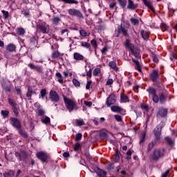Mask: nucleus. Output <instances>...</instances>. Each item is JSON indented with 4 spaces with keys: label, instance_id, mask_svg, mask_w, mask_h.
<instances>
[{
    "label": "nucleus",
    "instance_id": "9b49d317",
    "mask_svg": "<svg viewBox=\"0 0 177 177\" xmlns=\"http://www.w3.org/2000/svg\"><path fill=\"white\" fill-rule=\"evenodd\" d=\"M10 124L14 127V128H16V129H20L21 128V122H20V120H19L16 118H11L10 119Z\"/></svg>",
    "mask_w": 177,
    "mask_h": 177
},
{
    "label": "nucleus",
    "instance_id": "5fc2aeb1",
    "mask_svg": "<svg viewBox=\"0 0 177 177\" xmlns=\"http://www.w3.org/2000/svg\"><path fill=\"white\" fill-rule=\"evenodd\" d=\"M165 139L167 145H172V143H174V140H172L169 137H166Z\"/></svg>",
    "mask_w": 177,
    "mask_h": 177
},
{
    "label": "nucleus",
    "instance_id": "a18cd8bd",
    "mask_svg": "<svg viewBox=\"0 0 177 177\" xmlns=\"http://www.w3.org/2000/svg\"><path fill=\"white\" fill-rule=\"evenodd\" d=\"M76 125L77 127H82V125H85V123H84V120H77Z\"/></svg>",
    "mask_w": 177,
    "mask_h": 177
},
{
    "label": "nucleus",
    "instance_id": "e2e57ef3",
    "mask_svg": "<svg viewBox=\"0 0 177 177\" xmlns=\"http://www.w3.org/2000/svg\"><path fill=\"white\" fill-rule=\"evenodd\" d=\"M80 139H82V134L79 133L76 135L75 140H77L78 142V141H80Z\"/></svg>",
    "mask_w": 177,
    "mask_h": 177
},
{
    "label": "nucleus",
    "instance_id": "de8ad7c7",
    "mask_svg": "<svg viewBox=\"0 0 177 177\" xmlns=\"http://www.w3.org/2000/svg\"><path fill=\"white\" fill-rule=\"evenodd\" d=\"M170 59L172 62H174V59H177V53H171L170 55Z\"/></svg>",
    "mask_w": 177,
    "mask_h": 177
},
{
    "label": "nucleus",
    "instance_id": "7ed1b4c3",
    "mask_svg": "<svg viewBox=\"0 0 177 177\" xmlns=\"http://www.w3.org/2000/svg\"><path fill=\"white\" fill-rule=\"evenodd\" d=\"M64 103L66 104V107L69 110L70 112L73 110H77V104L75 102L70 100L66 97V95H63Z\"/></svg>",
    "mask_w": 177,
    "mask_h": 177
},
{
    "label": "nucleus",
    "instance_id": "864d4df0",
    "mask_svg": "<svg viewBox=\"0 0 177 177\" xmlns=\"http://www.w3.org/2000/svg\"><path fill=\"white\" fill-rule=\"evenodd\" d=\"M73 84L75 86H80L81 83L77 79H73Z\"/></svg>",
    "mask_w": 177,
    "mask_h": 177
},
{
    "label": "nucleus",
    "instance_id": "423d86ee",
    "mask_svg": "<svg viewBox=\"0 0 177 177\" xmlns=\"http://www.w3.org/2000/svg\"><path fill=\"white\" fill-rule=\"evenodd\" d=\"M68 13L70 15V16L77 17L78 19H84V15L80 10H77L75 8H70L68 10Z\"/></svg>",
    "mask_w": 177,
    "mask_h": 177
},
{
    "label": "nucleus",
    "instance_id": "680f3d73",
    "mask_svg": "<svg viewBox=\"0 0 177 177\" xmlns=\"http://www.w3.org/2000/svg\"><path fill=\"white\" fill-rule=\"evenodd\" d=\"M114 118L116 120V121H118V122L122 121V118H121L120 115H115Z\"/></svg>",
    "mask_w": 177,
    "mask_h": 177
},
{
    "label": "nucleus",
    "instance_id": "3c124183",
    "mask_svg": "<svg viewBox=\"0 0 177 177\" xmlns=\"http://www.w3.org/2000/svg\"><path fill=\"white\" fill-rule=\"evenodd\" d=\"M40 95H41V97L44 99V97H45V95H46V89L45 88L41 89L40 91Z\"/></svg>",
    "mask_w": 177,
    "mask_h": 177
},
{
    "label": "nucleus",
    "instance_id": "4c0bfd02",
    "mask_svg": "<svg viewBox=\"0 0 177 177\" xmlns=\"http://www.w3.org/2000/svg\"><path fill=\"white\" fill-rule=\"evenodd\" d=\"M81 45L83 46V48H86V49H89L91 48V44H89L88 42L82 41Z\"/></svg>",
    "mask_w": 177,
    "mask_h": 177
},
{
    "label": "nucleus",
    "instance_id": "f3484780",
    "mask_svg": "<svg viewBox=\"0 0 177 177\" xmlns=\"http://www.w3.org/2000/svg\"><path fill=\"white\" fill-rule=\"evenodd\" d=\"M51 21L54 26H59L62 21V19L59 17H53Z\"/></svg>",
    "mask_w": 177,
    "mask_h": 177
},
{
    "label": "nucleus",
    "instance_id": "338daca9",
    "mask_svg": "<svg viewBox=\"0 0 177 177\" xmlns=\"http://www.w3.org/2000/svg\"><path fill=\"white\" fill-rule=\"evenodd\" d=\"M35 70L38 73H42V67L41 66H37L35 68Z\"/></svg>",
    "mask_w": 177,
    "mask_h": 177
},
{
    "label": "nucleus",
    "instance_id": "37998d69",
    "mask_svg": "<svg viewBox=\"0 0 177 177\" xmlns=\"http://www.w3.org/2000/svg\"><path fill=\"white\" fill-rule=\"evenodd\" d=\"M100 72H101L100 68H97L94 69L93 74L95 76H97V75H99V74H100Z\"/></svg>",
    "mask_w": 177,
    "mask_h": 177
},
{
    "label": "nucleus",
    "instance_id": "f257e3e1",
    "mask_svg": "<svg viewBox=\"0 0 177 177\" xmlns=\"http://www.w3.org/2000/svg\"><path fill=\"white\" fill-rule=\"evenodd\" d=\"M126 49H129L131 53L136 57V59H140V50L137 47H135V45L129 42V39H126L125 41Z\"/></svg>",
    "mask_w": 177,
    "mask_h": 177
},
{
    "label": "nucleus",
    "instance_id": "5701e85b",
    "mask_svg": "<svg viewBox=\"0 0 177 177\" xmlns=\"http://www.w3.org/2000/svg\"><path fill=\"white\" fill-rule=\"evenodd\" d=\"M120 102L121 103H127V102H129V98L125 94L122 93L120 95Z\"/></svg>",
    "mask_w": 177,
    "mask_h": 177
},
{
    "label": "nucleus",
    "instance_id": "69168bd1",
    "mask_svg": "<svg viewBox=\"0 0 177 177\" xmlns=\"http://www.w3.org/2000/svg\"><path fill=\"white\" fill-rule=\"evenodd\" d=\"M113 160L116 162L118 161V160H120V153H116V154H115Z\"/></svg>",
    "mask_w": 177,
    "mask_h": 177
},
{
    "label": "nucleus",
    "instance_id": "412c9836",
    "mask_svg": "<svg viewBox=\"0 0 177 177\" xmlns=\"http://www.w3.org/2000/svg\"><path fill=\"white\" fill-rule=\"evenodd\" d=\"M73 59L75 60H84V55H81L80 53H75L73 54Z\"/></svg>",
    "mask_w": 177,
    "mask_h": 177
},
{
    "label": "nucleus",
    "instance_id": "2eb2a0df",
    "mask_svg": "<svg viewBox=\"0 0 177 177\" xmlns=\"http://www.w3.org/2000/svg\"><path fill=\"white\" fill-rule=\"evenodd\" d=\"M6 50L8 52H16V45L13 44H9L6 46Z\"/></svg>",
    "mask_w": 177,
    "mask_h": 177
},
{
    "label": "nucleus",
    "instance_id": "39448f33",
    "mask_svg": "<svg viewBox=\"0 0 177 177\" xmlns=\"http://www.w3.org/2000/svg\"><path fill=\"white\" fill-rule=\"evenodd\" d=\"M37 30L42 34H48L49 32V25L46 22H42L37 25Z\"/></svg>",
    "mask_w": 177,
    "mask_h": 177
},
{
    "label": "nucleus",
    "instance_id": "c756f323",
    "mask_svg": "<svg viewBox=\"0 0 177 177\" xmlns=\"http://www.w3.org/2000/svg\"><path fill=\"white\" fill-rule=\"evenodd\" d=\"M41 122L46 125L50 124V118L48 116H46L44 118L41 119Z\"/></svg>",
    "mask_w": 177,
    "mask_h": 177
},
{
    "label": "nucleus",
    "instance_id": "09e8293b",
    "mask_svg": "<svg viewBox=\"0 0 177 177\" xmlns=\"http://www.w3.org/2000/svg\"><path fill=\"white\" fill-rule=\"evenodd\" d=\"M80 34L82 37H88V32L85 30H80Z\"/></svg>",
    "mask_w": 177,
    "mask_h": 177
},
{
    "label": "nucleus",
    "instance_id": "f03ea898",
    "mask_svg": "<svg viewBox=\"0 0 177 177\" xmlns=\"http://www.w3.org/2000/svg\"><path fill=\"white\" fill-rule=\"evenodd\" d=\"M165 156V149L164 148H159L155 149L153 151V153L151 156V160L153 161H158L160 158H162Z\"/></svg>",
    "mask_w": 177,
    "mask_h": 177
},
{
    "label": "nucleus",
    "instance_id": "473e14b6",
    "mask_svg": "<svg viewBox=\"0 0 177 177\" xmlns=\"http://www.w3.org/2000/svg\"><path fill=\"white\" fill-rule=\"evenodd\" d=\"M12 111L16 117L19 116V106L17 105L12 106Z\"/></svg>",
    "mask_w": 177,
    "mask_h": 177
},
{
    "label": "nucleus",
    "instance_id": "4468645a",
    "mask_svg": "<svg viewBox=\"0 0 177 177\" xmlns=\"http://www.w3.org/2000/svg\"><path fill=\"white\" fill-rule=\"evenodd\" d=\"M95 172L97 174V175L100 177H104L106 175V171H103L102 169H100L97 167H95L94 169Z\"/></svg>",
    "mask_w": 177,
    "mask_h": 177
},
{
    "label": "nucleus",
    "instance_id": "cd10ccee",
    "mask_svg": "<svg viewBox=\"0 0 177 177\" xmlns=\"http://www.w3.org/2000/svg\"><path fill=\"white\" fill-rule=\"evenodd\" d=\"M17 33L18 35H24V34H26V30L23 28H17Z\"/></svg>",
    "mask_w": 177,
    "mask_h": 177
},
{
    "label": "nucleus",
    "instance_id": "774afa93",
    "mask_svg": "<svg viewBox=\"0 0 177 177\" xmlns=\"http://www.w3.org/2000/svg\"><path fill=\"white\" fill-rule=\"evenodd\" d=\"M168 174H169V169L166 170L165 173L162 174L161 177H167Z\"/></svg>",
    "mask_w": 177,
    "mask_h": 177
},
{
    "label": "nucleus",
    "instance_id": "603ef678",
    "mask_svg": "<svg viewBox=\"0 0 177 177\" xmlns=\"http://www.w3.org/2000/svg\"><path fill=\"white\" fill-rule=\"evenodd\" d=\"M80 149H81V144H80V142H77L75 145L74 150H75V151H78V150H80Z\"/></svg>",
    "mask_w": 177,
    "mask_h": 177
},
{
    "label": "nucleus",
    "instance_id": "a19ab883",
    "mask_svg": "<svg viewBox=\"0 0 177 177\" xmlns=\"http://www.w3.org/2000/svg\"><path fill=\"white\" fill-rule=\"evenodd\" d=\"M26 158H27V153L23 151L21 152V161L26 160Z\"/></svg>",
    "mask_w": 177,
    "mask_h": 177
},
{
    "label": "nucleus",
    "instance_id": "0eeeda50",
    "mask_svg": "<svg viewBox=\"0 0 177 177\" xmlns=\"http://www.w3.org/2000/svg\"><path fill=\"white\" fill-rule=\"evenodd\" d=\"M162 129V123L158 124L153 131V133L155 136V140H160L161 139V131Z\"/></svg>",
    "mask_w": 177,
    "mask_h": 177
},
{
    "label": "nucleus",
    "instance_id": "a878e982",
    "mask_svg": "<svg viewBox=\"0 0 177 177\" xmlns=\"http://www.w3.org/2000/svg\"><path fill=\"white\" fill-rule=\"evenodd\" d=\"M15 172L13 170H10L8 172L3 174V177H12L15 175Z\"/></svg>",
    "mask_w": 177,
    "mask_h": 177
},
{
    "label": "nucleus",
    "instance_id": "2f4dec72",
    "mask_svg": "<svg viewBox=\"0 0 177 177\" xmlns=\"http://www.w3.org/2000/svg\"><path fill=\"white\" fill-rule=\"evenodd\" d=\"M130 21L131 23L133 25V26H138L139 25V19H136V18H131L130 19Z\"/></svg>",
    "mask_w": 177,
    "mask_h": 177
},
{
    "label": "nucleus",
    "instance_id": "aec40b11",
    "mask_svg": "<svg viewBox=\"0 0 177 177\" xmlns=\"http://www.w3.org/2000/svg\"><path fill=\"white\" fill-rule=\"evenodd\" d=\"M111 111H113V113H121V111H122V108H121V106H112L111 107Z\"/></svg>",
    "mask_w": 177,
    "mask_h": 177
},
{
    "label": "nucleus",
    "instance_id": "0e129e2a",
    "mask_svg": "<svg viewBox=\"0 0 177 177\" xmlns=\"http://www.w3.org/2000/svg\"><path fill=\"white\" fill-rule=\"evenodd\" d=\"M37 114L38 115L42 116L45 114V111H44V109H39L37 111Z\"/></svg>",
    "mask_w": 177,
    "mask_h": 177
},
{
    "label": "nucleus",
    "instance_id": "1a4fd4ad",
    "mask_svg": "<svg viewBox=\"0 0 177 177\" xmlns=\"http://www.w3.org/2000/svg\"><path fill=\"white\" fill-rule=\"evenodd\" d=\"M115 102H117V97L112 93L106 98V104L107 107H110V106L115 104Z\"/></svg>",
    "mask_w": 177,
    "mask_h": 177
},
{
    "label": "nucleus",
    "instance_id": "bf43d9fd",
    "mask_svg": "<svg viewBox=\"0 0 177 177\" xmlns=\"http://www.w3.org/2000/svg\"><path fill=\"white\" fill-rule=\"evenodd\" d=\"M15 156L17 158V160H19V161H21V153L19 152H15Z\"/></svg>",
    "mask_w": 177,
    "mask_h": 177
},
{
    "label": "nucleus",
    "instance_id": "c03bdc74",
    "mask_svg": "<svg viewBox=\"0 0 177 177\" xmlns=\"http://www.w3.org/2000/svg\"><path fill=\"white\" fill-rule=\"evenodd\" d=\"M145 139H146V133H143L141 137L140 138V145H142V143L145 142Z\"/></svg>",
    "mask_w": 177,
    "mask_h": 177
},
{
    "label": "nucleus",
    "instance_id": "6e6d98bb",
    "mask_svg": "<svg viewBox=\"0 0 177 177\" xmlns=\"http://www.w3.org/2000/svg\"><path fill=\"white\" fill-rule=\"evenodd\" d=\"M32 93H33L32 89L28 88V93H26L27 97H31Z\"/></svg>",
    "mask_w": 177,
    "mask_h": 177
},
{
    "label": "nucleus",
    "instance_id": "ea45409f",
    "mask_svg": "<svg viewBox=\"0 0 177 177\" xmlns=\"http://www.w3.org/2000/svg\"><path fill=\"white\" fill-rule=\"evenodd\" d=\"M118 2H119L122 8H125L127 6V0H118Z\"/></svg>",
    "mask_w": 177,
    "mask_h": 177
},
{
    "label": "nucleus",
    "instance_id": "79ce46f5",
    "mask_svg": "<svg viewBox=\"0 0 177 177\" xmlns=\"http://www.w3.org/2000/svg\"><path fill=\"white\" fill-rule=\"evenodd\" d=\"M2 88L5 91V92H10V86H9L8 85L3 84Z\"/></svg>",
    "mask_w": 177,
    "mask_h": 177
},
{
    "label": "nucleus",
    "instance_id": "9d476101",
    "mask_svg": "<svg viewBox=\"0 0 177 177\" xmlns=\"http://www.w3.org/2000/svg\"><path fill=\"white\" fill-rule=\"evenodd\" d=\"M36 156L41 162H46L48 160V153L44 151H39L36 153Z\"/></svg>",
    "mask_w": 177,
    "mask_h": 177
},
{
    "label": "nucleus",
    "instance_id": "4be33fe9",
    "mask_svg": "<svg viewBox=\"0 0 177 177\" xmlns=\"http://www.w3.org/2000/svg\"><path fill=\"white\" fill-rule=\"evenodd\" d=\"M157 142H158L157 140H154L153 141H151V142H149L148 145L147 151H151V150H153V147L156 146Z\"/></svg>",
    "mask_w": 177,
    "mask_h": 177
},
{
    "label": "nucleus",
    "instance_id": "8fccbe9b",
    "mask_svg": "<svg viewBox=\"0 0 177 177\" xmlns=\"http://www.w3.org/2000/svg\"><path fill=\"white\" fill-rule=\"evenodd\" d=\"M8 102L12 107H15L16 106H17V104H16V102L10 98L8 99Z\"/></svg>",
    "mask_w": 177,
    "mask_h": 177
},
{
    "label": "nucleus",
    "instance_id": "393cba45",
    "mask_svg": "<svg viewBox=\"0 0 177 177\" xmlns=\"http://www.w3.org/2000/svg\"><path fill=\"white\" fill-rule=\"evenodd\" d=\"M140 34H141L143 39H145V41L149 39V33H147V32H146L143 30H140Z\"/></svg>",
    "mask_w": 177,
    "mask_h": 177
},
{
    "label": "nucleus",
    "instance_id": "20e7f679",
    "mask_svg": "<svg viewBox=\"0 0 177 177\" xmlns=\"http://www.w3.org/2000/svg\"><path fill=\"white\" fill-rule=\"evenodd\" d=\"M128 28H129V24L128 22H124L120 27L118 28V34H122L124 37L128 35Z\"/></svg>",
    "mask_w": 177,
    "mask_h": 177
},
{
    "label": "nucleus",
    "instance_id": "e433bc0d",
    "mask_svg": "<svg viewBox=\"0 0 177 177\" xmlns=\"http://www.w3.org/2000/svg\"><path fill=\"white\" fill-rule=\"evenodd\" d=\"M116 6H117V1L115 0H112L109 4V8L110 9H114V8H115Z\"/></svg>",
    "mask_w": 177,
    "mask_h": 177
},
{
    "label": "nucleus",
    "instance_id": "4d7b16f0",
    "mask_svg": "<svg viewBox=\"0 0 177 177\" xmlns=\"http://www.w3.org/2000/svg\"><path fill=\"white\" fill-rule=\"evenodd\" d=\"M151 57L155 63H158V58L157 57V55H156V54L152 53Z\"/></svg>",
    "mask_w": 177,
    "mask_h": 177
},
{
    "label": "nucleus",
    "instance_id": "b1692460",
    "mask_svg": "<svg viewBox=\"0 0 177 177\" xmlns=\"http://www.w3.org/2000/svg\"><path fill=\"white\" fill-rule=\"evenodd\" d=\"M132 62L135 63L136 66V70H138L140 73H142V68H140V64L139 63V61L133 58Z\"/></svg>",
    "mask_w": 177,
    "mask_h": 177
},
{
    "label": "nucleus",
    "instance_id": "f704fd0d",
    "mask_svg": "<svg viewBox=\"0 0 177 177\" xmlns=\"http://www.w3.org/2000/svg\"><path fill=\"white\" fill-rule=\"evenodd\" d=\"M1 114L3 118H7V117L9 115V111L2 110L1 111Z\"/></svg>",
    "mask_w": 177,
    "mask_h": 177
},
{
    "label": "nucleus",
    "instance_id": "49530a36",
    "mask_svg": "<svg viewBox=\"0 0 177 177\" xmlns=\"http://www.w3.org/2000/svg\"><path fill=\"white\" fill-rule=\"evenodd\" d=\"M160 97H158L157 95H152V100L154 102V103H158Z\"/></svg>",
    "mask_w": 177,
    "mask_h": 177
},
{
    "label": "nucleus",
    "instance_id": "72a5a7b5",
    "mask_svg": "<svg viewBox=\"0 0 177 177\" xmlns=\"http://www.w3.org/2000/svg\"><path fill=\"white\" fill-rule=\"evenodd\" d=\"M17 131H19V133H20L21 135V136H23L24 138H27V136H28L27 133H26L24 131H23L21 129V127H20L19 129H17Z\"/></svg>",
    "mask_w": 177,
    "mask_h": 177
},
{
    "label": "nucleus",
    "instance_id": "052dcab7",
    "mask_svg": "<svg viewBox=\"0 0 177 177\" xmlns=\"http://www.w3.org/2000/svg\"><path fill=\"white\" fill-rule=\"evenodd\" d=\"M141 109L142 110H145V111H149V106L145 104H141Z\"/></svg>",
    "mask_w": 177,
    "mask_h": 177
},
{
    "label": "nucleus",
    "instance_id": "bb28decb",
    "mask_svg": "<svg viewBox=\"0 0 177 177\" xmlns=\"http://www.w3.org/2000/svg\"><path fill=\"white\" fill-rule=\"evenodd\" d=\"M159 102L160 103H165L167 102V96L164 95V94H160L159 95Z\"/></svg>",
    "mask_w": 177,
    "mask_h": 177
},
{
    "label": "nucleus",
    "instance_id": "6e6552de",
    "mask_svg": "<svg viewBox=\"0 0 177 177\" xmlns=\"http://www.w3.org/2000/svg\"><path fill=\"white\" fill-rule=\"evenodd\" d=\"M49 99L54 103H59L60 102V97L59 94L55 91H50L49 93Z\"/></svg>",
    "mask_w": 177,
    "mask_h": 177
},
{
    "label": "nucleus",
    "instance_id": "6ab92c4d",
    "mask_svg": "<svg viewBox=\"0 0 177 177\" xmlns=\"http://www.w3.org/2000/svg\"><path fill=\"white\" fill-rule=\"evenodd\" d=\"M142 2H144L145 5L147 6L149 9H151L152 12H156V10L154 8H153V6L151 5V2L148 1L147 0H142Z\"/></svg>",
    "mask_w": 177,
    "mask_h": 177
},
{
    "label": "nucleus",
    "instance_id": "c85d7f7f",
    "mask_svg": "<svg viewBox=\"0 0 177 177\" xmlns=\"http://www.w3.org/2000/svg\"><path fill=\"white\" fill-rule=\"evenodd\" d=\"M59 56H60V53H59V51L57 50L53 51L51 55V57L53 59H57V57H59Z\"/></svg>",
    "mask_w": 177,
    "mask_h": 177
},
{
    "label": "nucleus",
    "instance_id": "58836bf2",
    "mask_svg": "<svg viewBox=\"0 0 177 177\" xmlns=\"http://www.w3.org/2000/svg\"><path fill=\"white\" fill-rule=\"evenodd\" d=\"M147 92H149V93H150V95H152V96H153V95H156V91L153 88L149 87L147 89Z\"/></svg>",
    "mask_w": 177,
    "mask_h": 177
},
{
    "label": "nucleus",
    "instance_id": "7c9ffc66",
    "mask_svg": "<svg viewBox=\"0 0 177 177\" xmlns=\"http://www.w3.org/2000/svg\"><path fill=\"white\" fill-rule=\"evenodd\" d=\"M56 77H57L58 80V82H59V84H63V77L62 76V73L57 72L55 74Z\"/></svg>",
    "mask_w": 177,
    "mask_h": 177
},
{
    "label": "nucleus",
    "instance_id": "f8f14e48",
    "mask_svg": "<svg viewBox=\"0 0 177 177\" xmlns=\"http://www.w3.org/2000/svg\"><path fill=\"white\" fill-rule=\"evenodd\" d=\"M158 78V71L153 70V72L150 74V79L153 82H156Z\"/></svg>",
    "mask_w": 177,
    "mask_h": 177
},
{
    "label": "nucleus",
    "instance_id": "13d9d810",
    "mask_svg": "<svg viewBox=\"0 0 177 177\" xmlns=\"http://www.w3.org/2000/svg\"><path fill=\"white\" fill-rule=\"evenodd\" d=\"M1 12L3 13V17H4L5 19H8V17H9V12L2 10Z\"/></svg>",
    "mask_w": 177,
    "mask_h": 177
},
{
    "label": "nucleus",
    "instance_id": "dca6fc26",
    "mask_svg": "<svg viewBox=\"0 0 177 177\" xmlns=\"http://www.w3.org/2000/svg\"><path fill=\"white\" fill-rule=\"evenodd\" d=\"M136 8H138V6L133 3V1H132V0H128L127 9H130L131 10H135Z\"/></svg>",
    "mask_w": 177,
    "mask_h": 177
},
{
    "label": "nucleus",
    "instance_id": "ddd939ff",
    "mask_svg": "<svg viewBox=\"0 0 177 177\" xmlns=\"http://www.w3.org/2000/svg\"><path fill=\"white\" fill-rule=\"evenodd\" d=\"M168 113V110L164 108H159L158 111V117H165Z\"/></svg>",
    "mask_w": 177,
    "mask_h": 177
},
{
    "label": "nucleus",
    "instance_id": "a211bd4d",
    "mask_svg": "<svg viewBox=\"0 0 177 177\" xmlns=\"http://www.w3.org/2000/svg\"><path fill=\"white\" fill-rule=\"evenodd\" d=\"M109 66L111 68H113L115 71H118V67L117 66V62L111 61L109 62Z\"/></svg>",
    "mask_w": 177,
    "mask_h": 177
},
{
    "label": "nucleus",
    "instance_id": "c9c22d12",
    "mask_svg": "<svg viewBox=\"0 0 177 177\" xmlns=\"http://www.w3.org/2000/svg\"><path fill=\"white\" fill-rule=\"evenodd\" d=\"M62 2H64L65 3H74L75 5H77L78 3L77 1L75 0H61Z\"/></svg>",
    "mask_w": 177,
    "mask_h": 177
}]
</instances>
